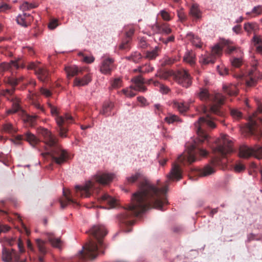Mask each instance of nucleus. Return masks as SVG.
Wrapping results in <instances>:
<instances>
[{
    "mask_svg": "<svg viewBox=\"0 0 262 262\" xmlns=\"http://www.w3.org/2000/svg\"><path fill=\"white\" fill-rule=\"evenodd\" d=\"M257 112L255 113L253 116L249 117V122L248 124V129L249 132L252 135H256V134H261V133H259L258 130V124L257 120H259V118H257Z\"/></svg>",
    "mask_w": 262,
    "mask_h": 262,
    "instance_id": "16",
    "label": "nucleus"
},
{
    "mask_svg": "<svg viewBox=\"0 0 262 262\" xmlns=\"http://www.w3.org/2000/svg\"><path fill=\"white\" fill-rule=\"evenodd\" d=\"M160 14L162 18L166 21H169L171 19V17L169 13L165 10L160 11Z\"/></svg>",
    "mask_w": 262,
    "mask_h": 262,
    "instance_id": "57",
    "label": "nucleus"
},
{
    "mask_svg": "<svg viewBox=\"0 0 262 262\" xmlns=\"http://www.w3.org/2000/svg\"><path fill=\"white\" fill-rule=\"evenodd\" d=\"M131 40L130 39H125L122 42L120 45L119 48L122 50H127L130 49L129 42Z\"/></svg>",
    "mask_w": 262,
    "mask_h": 262,
    "instance_id": "49",
    "label": "nucleus"
},
{
    "mask_svg": "<svg viewBox=\"0 0 262 262\" xmlns=\"http://www.w3.org/2000/svg\"><path fill=\"white\" fill-rule=\"evenodd\" d=\"M36 242L40 253L45 255L47 253V250L45 247V243L39 239H36Z\"/></svg>",
    "mask_w": 262,
    "mask_h": 262,
    "instance_id": "43",
    "label": "nucleus"
},
{
    "mask_svg": "<svg viewBox=\"0 0 262 262\" xmlns=\"http://www.w3.org/2000/svg\"><path fill=\"white\" fill-rule=\"evenodd\" d=\"M139 182V190L133 194L132 202L124 212L118 217L119 222L126 226L133 224L132 218L138 216L152 206L158 209L163 210V206L168 204L166 192L168 182L162 188L152 185L147 178L141 172L126 178L128 184Z\"/></svg>",
    "mask_w": 262,
    "mask_h": 262,
    "instance_id": "1",
    "label": "nucleus"
},
{
    "mask_svg": "<svg viewBox=\"0 0 262 262\" xmlns=\"http://www.w3.org/2000/svg\"><path fill=\"white\" fill-rule=\"evenodd\" d=\"M232 142L227 136H224L221 139H219L216 143V146L213 149L215 153L217 154L220 157L214 158L211 160V164L214 166H219L224 163L222 161L228 154L233 151Z\"/></svg>",
    "mask_w": 262,
    "mask_h": 262,
    "instance_id": "5",
    "label": "nucleus"
},
{
    "mask_svg": "<svg viewBox=\"0 0 262 262\" xmlns=\"http://www.w3.org/2000/svg\"><path fill=\"white\" fill-rule=\"evenodd\" d=\"M24 139L28 141L33 146H35L40 142L39 139L35 135L30 132H27L25 134Z\"/></svg>",
    "mask_w": 262,
    "mask_h": 262,
    "instance_id": "28",
    "label": "nucleus"
},
{
    "mask_svg": "<svg viewBox=\"0 0 262 262\" xmlns=\"http://www.w3.org/2000/svg\"><path fill=\"white\" fill-rule=\"evenodd\" d=\"M92 80L90 74H86L83 78L76 77L74 80L73 85L75 86H83L88 85Z\"/></svg>",
    "mask_w": 262,
    "mask_h": 262,
    "instance_id": "23",
    "label": "nucleus"
},
{
    "mask_svg": "<svg viewBox=\"0 0 262 262\" xmlns=\"http://www.w3.org/2000/svg\"><path fill=\"white\" fill-rule=\"evenodd\" d=\"M78 55L82 57V61L87 63H91L93 62L95 60V58L93 56H86L82 52H79Z\"/></svg>",
    "mask_w": 262,
    "mask_h": 262,
    "instance_id": "46",
    "label": "nucleus"
},
{
    "mask_svg": "<svg viewBox=\"0 0 262 262\" xmlns=\"http://www.w3.org/2000/svg\"><path fill=\"white\" fill-rule=\"evenodd\" d=\"M230 115L233 119L235 120H239L243 118L242 112L236 108H231L230 110Z\"/></svg>",
    "mask_w": 262,
    "mask_h": 262,
    "instance_id": "40",
    "label": "nucleus"
},
{
    "mask_svg": "<svg viewBox=\"0 0 262 262\" xmlns=\"http://www.w3.org/2000/svg\"><path fill=\"white\" fill-rule=\"evenodd\" d=\"M13 94H12L10 96H4L7 99L12 102V108L9 109L7 111V114H10L12 113H15L20 109V106L19 104V99L16 97H14L13 96Z\"/></svg>",
    "mask_w": 262,
    "mask_h": 262,
    "instance_id": "21",
    "label": "nucleus"
},
{
    "mask_svg": "<svg viewBox=\"0 0 262 262\" xmlns=\"http://www.w3.org/2000/svg\"><path fill=\"white\" fill-rule=\"evenodd\" d=\"M20 60H11L9 62H3L1 64V68L4 71L8 70L12 67L18 69L20 67Z\"/></svg>",
    "mask_w": 262,
    "mask_h": 262,
    "instance_id": "26",
    "label": "nucleus"
},
{
    "mask_svg": "<svg viewBox=\"0 0 262 262\" xmlns=\"http://www.w3.org/2000/svg\"><path fill=\"white\" fill-rule=\"evenodd\" d=\"M114 60L113 58H104L100 66V72L104 74H110L114 68Z\"/></svg>",
    "mask_w": 262,
    "mask_h": 262,
    "instance_id": "17",
    "label": "nucleus"
},
{
    "mask_svg": "<svg viewBox=\"0 0 262 262\" xmlns=\"http://www.w3.org/2000/svg\"><path fill=\"white\" fill-rule=\"evenodd\" d=\"M173 106L177 108L181 113L186 112L188 108V105L183 102L174 101Z\"/></svg>",
    "mask_w": 262,
    "mask_h": 262,
    "instance_id": "38",
    "label": "nucleus"
},
{
    "mask_svg": "<svg viewBox=\"0 0 262 262\" xmlns=\"http://www.w3.org/2000/svg\"><path fill=\"white\" fill-rule=\"evenodd\" d=\"M122 80L120 78H115L112 83V86L113 88H118L121 86Z\"/></svg>",
    "mask_w": 262,
    "mask_h": 262,
    "instance_id": "56",
    "label": "nucleus"
},
{
    "mask_svg": "<svg viewBox=\"0 0 262 262\" xmlns=\"http://www.w3.org/2000/svg\"><path fill=\"white\" fill-rule=\"evenodd\" d=\"M234 169L237 172H240L245 169V166L241 163L236 164L234 166Z\"/></svg>",
    "mask_w": 262,
    "mask_h": 262,
    "instance_id": "59",
    "label": "nucleus"
},
{
    "mask_svg": "<svg viewBox=\"0 0 262 262\" xmlns=\"http://www.w3.org/2000/svg\"><path fill=\"white\" fill-rule=\"evenodd\" d=\"M37 116L36 115H27L26 117V121L29 123L31 125H34L35 123Z\"/></svg>",
    "mask_w": 262,
    "mask_h": 262,
    "instance_id": "54",
    "label": "nucleus"
},
{
    "mask_svg": "<svg viewBox=\"0 0 262 262\" xmlns=\"http://www.w3.org/2000/svg\"><path fill=\"white\" fill-rule=\"evenodd\" d=\"M135 32V29L133 27H130L128 30L125 31V38L126 39L132 40V36L133 35Z\"/></svg>",
    "mask_w": 262,
    "mask_h": 262,
    "instance_id": "55",
    "label": "nucleus"
},
{
    "mask_svg": "<svg viewBox=\"0 0 262 262\" xmlns=\"http://www.w3.org/2000/svg\"><path fill=\"white\" fill-rule=\"evenodd\" d=\"M215 57L212 55H207L206 56L202 57L200 61L204 64H207L209 63H213L215 61Z\"/></svg>",
    "mask_w": 262,
    "mask_h": 262,
    "instance_id": "39",
    "label": "nucleus"
},
{
    "mask_svg": "<svg viewBox=\"0 0 262 262\" xmlns=\"http://www.w3.org/2000/svg\"><path fill=\"white\" fill-rule=\"evenodd\" d=\"M113 107V104L111 102H106L104 103L102 110L100 114L105 116H109L111 114V111Z\"/></svg>",
    "mask_w": 262,
    "mask_h": 262,
    "instance_id": "36",
    "label": "nucleus"
},
{
    "mask_svg": "<svg viewBox=\"0 0 262 262\" xmlns=\"http://www.w3.org/2000/svg\"><path fill=\"white\" fill-rule=\"evenodd\" d=\"M222 51V48L220 46L217 45L215 46L212 49V55L215 57V56L220 55Z\"/></svg>",
    "mask_w": 262,
    "mask_h": 262,
    "instance_id": "53",
    "label": "nucleus"
},
{
    "mask_svg": "<svg viewBox=\"0 0 262 262\" xmlns=\"http://www.w3.org/2000/svg\"><path fill=\"white\" fill-rule=\"evenodd\" d=\"M210 114H207L205 117H201L199 120L195 123L194 125L196 129L198 138L194 142V144L191 145L188 148L187 151L184 155H181L178 157V160L182 162L184 160H187L191 164L196 161V156L200 155L201 156L205 157L208 155L207 150L201 147L200 144L209 141L208 135L204 132L203 127L205 124L211 128L216 127L214 120L217 119L213 115L222 116L223 113L220 110L217 105H213L210 108Z\"/></svg>",
    "mask_w": 262,
    "mask_h": 262,
    "instance_id": "2",
    "label": "nucleus"
},
{
    "mask_svg": "<svg viewBox=\"0 0 262 262\" xmlns=\"http://www.w3.org/2000/svg\"><path fill=\"white\" fill-rule=\"evenodd\" d=\"M95 189V183L89 181L83 186H76L75 187L76 195L82 198L90 197L92 194V190Z\"/></svg>",
    "mask_w": 262,
    "mask_h": 262,
    "instance_id": "12",
    "label": "nucleus"
},
{
    "mask_svg": "<svg viewBox=\"0 0 262 262\" xmlns=\"http://www.w3.org/2000/svg\"><path fill=\"white\" fill-rule=\"evenodd\" d=\"M170 75V73L168 71H165L163 70L159 71L156 74V77H159L161 79H167Z\"/></svg>",
    "mask_w": 262,
    "mask_h": 262,
    "instance_id": "47",
    "label": "nucleus"
},
{
    "mask_svg": "<svg viewBox=\"0 0 262 262\" xmlns=\"http://www.w3.org/2000/svg\"><path fill=\"white\" fill-rule=\"evenodd\" d=\"M134 86H134H130V89H123L122 92L126 96L128 97H133L136 95V94L132 90H135L134 89Z\"/></svg>",
    "mask_w": 262,
    "mask_h": 262,
    "instance_id": "50",
    "label": "nucleus"
},
{
    "mask_svg": "<svg viewBox=\"0 0 262 262\" xmlns=\"http://www.w3.org/2000/svg\"><path fill=\"white\" fill-rule=\"evenodd\" d=\"M26 81V83L24 82V84H26V86L28 84H32L33 86L36 85V82L34 80H28L26 79V78L23 76H20L18 78H15L13 77H8L5 79V81L6 84L10 85L12 88L11 89H6L5 90H3L1 94L3 96H10L12 94H13L15 91V87L19 83L21 82H25Z\"/></svg>",
    "mask_w": 262,
    "mask_h": 262,
    "instance_id": "7",
    "label": "nucleus"
},
{
    "mask_svg": "<svg viewBox=\"0 0 262 262\" xmlns=\"http://www.w3.org/2000/svg\"><path fill=\"white\" fill-rule=\"evenodd\" d=\"M64 70L67 73L68 78H70L76 75H80L82 73L83 69L78 68L76 66H67L64 68Z\"/></svg>",
    "mask_w": 262,
    "mask_h": 262,
    "instance_id": "22",
    "label": "nucleus"
},
{
    "mask_svg": "<svg viewBox=\"0 0 262 262\" xmlns=\"http://www.w3.org/2000/svg\"><path fill=\"white\" fill-rule=\"evenodd\" d=\"M223 90L226 93L230 96L236 95L237 94L236 87L233 84L224 85Z\"/></svg>",
    "mask_w": 262,
    "mask_h": 262,
    "instance_id": "33",
    "label": "nucleus"
},
{
    "mask_svg": "<svg viewBox=\"0 0 262 262\" xmlns=\"http://www.w3.org/2000/svg\"><path fill=\"white\" fill-rule=\"evenodd\" d=\"M257 28V25L256 24L246 23L244 25V29L248 32L252 31H255Z\"/></svg>",
    "mask_w": 262,
    "mask_h": 262,
    "instance_id": "48",
    "label": "nucleus"
},
{
    "mask_svg": "<svg viewBox=\"0 0 262 262\" xmlns=\"http://www.w3.org/2000/svg\"><path fill=\"white\" fill-rule=\"evenodd\" d=\"M160 40H161L164 43L167 45L169 42H173L174 40V36L173 35H171L168 37L167 39H165L163 38H160Z\"/></svg>",
    "mask_w": 262,
    "mask_h": 262,
    "instance_id": "61",
    "label": "nucleus"
},
{
    "mask_svg": "<svg viewBox=\"0 0 262 262\" xmlns=\"http://www.w3.org/2000/svg\"><path fill=\"white\" fill-rule=\"evenodd\" d=\"M28 70H33L35 71L39 80L46 82L49 80L50 74L48 70L45 67L41 66L40 62H30L27 66Z\"/></svg>",
    "mask_w": 262,
    "mask_h": 262,
    "instance_id": "9",
    "label": "nucleus"
},
{
    "mask_svg": "<svg viewBox=\"0 0 262 262\" xmlns=\"http://www.w3.org/2000/svg\"><path fill=\"white\" fill-rule=\"evenodd\" d=\"M187 36L190 37L189 38L194 46L198 48L201 47L202 44L200 39L198 37L194 36V35L192 33L188 34Z\"/></svg>",
    "mask_w": 262,
    "mask_h": 262,
    "instance_id": "42",
    "label": "nucleus"
},
{
    "mask_svg": "<svg viewBox=\"0 0 262 262\" xmlns=\"http://www.w3.org/2000/svg\"><path fill=\"white\" fill-rule=\"evenodd\" d=\"M252 13L255 14L254 16L260 15L262 13V7L261 6L254 7L251 12H247L246 14L250 15Z\"/></svg>",
    "mask_w": 262,
    "mask_h": 262,
    "instance_id": "52",
    "label": "nucleus"
},
{
    "mask_svg": "<svg viewBox=\"0 0 262 262\" xmlns=\"http://www.w3.org/2000/svg\"><path fill=\"white\" fill-rule=\"evenodd\" d=\"M262 79V73L256 69L250 71L246 79V84L248 86H254L258 80Z\"/></svg>",
    "mask_w": 262,
    "mask_h": 262,
    "instance_id": "15",
    "label": "nucleus"
},
{
    "mask_svg": "<svg viewBox=\"0 0 262 262\" xmlns=\"http://www.w3.org/2000/svg\"><path fill=\"white\" fill-rule=\"evenodd\" d=\"M154 68L150 64H145L139 67V72L140 73H148L153 71Z\"/></svg>",
    "mask_w": 262,
    "mask_h": 262,
    "instance_id": "44",
    "label": "nucleus"
},
{
    "mask_svg": "<svg viewBox=\"0 0 262 262\" xmlns=\"http://www.w3.org/2000/svg\"><path fill=\"white\" fill-rule=\"evenodd\" d=\"M15 215L16 216V219L18 220V221L21 223V225L23 228L24 229L25 231H26V234L28 235L30 233V232L27 229L26 226L25 225L24 223L23 222L20 215L17 213H15Z\"/></svg>",
    "mask_w": 262,
    "mask_h": 262,
    "instance_id": "58",
    "label": "nucleus"
},
{
    "mask_svg": "<svg viewBox=\"0 0 262 262\" xmlns=\"http://www.w3.org/2000/svg\"><path fill=\"white\" fill-rule=\"evenodd\" d=\"M16 21L17 23L21 26L27 27L28 26V23H30L31 19H29V20H28V19H26L25 17L23 16L22 15H19L16 18Z\"/></svg>",
    "mask_w": 262,
    "mask_h": 262,
    "instance_id": "41",
    "label": "nucleus"
},
{
    "mask_svg": "<svg viewBox=\"0 0 262 262\" xmlns=\"http://www.w3.org/2000/svg\"><path fill=\"white\" fill-rule=\"evenodd\" d=\"M167 177L169 180H180L182 178V171L180 166L177 164H173Z\"/></svg>",
    "mask_w": 262,
    "mask_h": 262,
    "instance_id": "20",
    "label": "nucleus"
},
{
    "mask_svg": "<svg viewBox=\"0 0 262 262\" xmlns=\"http://www.w3.org/2000/svg\"><path fill=\"white\" fill-rule=\"evenodd\" d=\"M254 46L256 48V51L259 54H262V37L255 35L252 38Z\"/></svg>",
    "mask_w": 262,
    "mask_h": 262,
    "instance_id": "30",
    "label": "nucleus"
},
{
    "mask_svg": "<svg viewBox=\"0 0 262 262\" xmlns=\"http://www.w3.org/2000/svg\"><path fill=\"white\" fill-rule=\"evenodd\" d=\"M165 121L168 124L173 123L175 122L181 121L179 118L175 115H169L168 116L165 118Z\"/></svg>",
    "mask_w": 262,
    "mask_h": 262,
    "instance_id": "45",
    "label": "nucleus"
},
{
    "mask_svg": "<svg viewBox=\"0 0 262 262\" xmlns=\"http://www.w3.org/2000/svg\"><path fill=\"white\" fill-rule=\"evenodd\" d=\"M20 255L13 249L4 248L2 251V258L5 262H19Z\"/></svg>",
    "mask_w": 262,
    "mask_h": 262,
    "instance_id": "13",
    "label": "nucleus"
},
{
    "mask_svg": "<svg viewBox=\"0 0 262 262\" xmlns=\"http://www.w3.org/2000/svg\"><path fill=\"white\" fill-rule=\"evenodd\" d=\"M153 28L155 29V31L157 33L168 35L171 32V29L170 28L169 25L166 23L161 25L156 24Z\"/></svg>",
    "mask_w": 262,
    "mask_h": 262,
    "instance_id": "24",
    "label": "nucleus"
},
{
    "mask_svg": "<svg viewBox=\"0 0 262 262\" xmlns=\"http://www.w3.org/2000/svg\"><path fill=\"white\" fill-rule=\"evenodd\" d=\"M169 91H170V89L168 86H167L163 84H162L161 85H160V91L162 93L166 94H167L169 92Z\"/></svg>",
    "mask_w": 262,
    "mask_h": 262,
    "instance_id": "62",
    "label": "nucleus"
},
{
    "mask_svg": "<svg viewBox=\"0 0 262 262\" xmlns=\"http://www.w3.org/2000/svg\"><path fill=\"white\" fill-rule=\"evenodd\" d=\"M175 77L176 81L183 87L188 88L192 84L191 77L188 71L186 70L182 69L178 71Z\"/></svg>",
    "mask_w": 262,
    "mask_h": 262,
    "instance_id": "11",
    "label": "nucleus"
},
{
    "mask_svg": "<svg viewBox=\"0 0 262 262\" xmlns=\"http://www.w3.org/2000/svg\"><path fill=\"white\" fill-rule=\"evenodd\" d=\"M160 52V49L158 47H156L151 51H147L144 58L148 60H154L159 56Z\"/></svg>",
    "mask_w": 262,
    "mask_h": 262,
    "instance_id": "29",
    "label": "nucleus"
},
{
    "mask_svg": "<svg viewBox=\"0 0 262 262\" xmlns=\"http://www.w3.org/2000/svg\"><path fill=\"white\" fill-rule=\"evenodd\" d=\"M10 227L6 225L0 224V234L1 233H6L9 231Z\"/></svg>",
    "mask_w": 262,
    "mask_h": 262,
    "instance_id": "64",
    "label": "nucleus"
},
{
    "mask_svg": "<svg viewBox=\"0 0 262 262\" xmlns=\"http://www.w3.org/2000/svg\"><path fill=\"white\" fill-rule=\"evenodd\" d=\"M2 132L11 135L15 134L17 132V129L9 122H6L2 125Z\"/></svg>",
    "mask_w": 262,
    "mask_h": 262,
    "instance_id": "31",
    "label": "nucleus"
},
{
    "mask_svg": "<svg viewBox=\"0 0 262 262\" xmlns=\"http://www.w3.org/2000/svg\"><path fill=\"white\" fill-rule=\"evenodd\" d=\"M49 241L54 247H59L60 246L61 241L59 238H56L53 236H50L49 237Z\"/></svg>",
    "mask_w": 262,
    "mask_h": 262,
    "instance_id": "51",
    "label": "nucleus"
},
{
    "mask_svg": "<svg viewBox=\"0 0 262 262\" xmlns=\"http://www.w3.org/2000/svg\"><path fill=\"white\" fill-rule=\"evenodd\" d=\"M215 101L220 105L222 104L224 101L225 98L221 94H217L215 96Z\"/></svg>",
    "mask_w": 262,
    "mask_h": 262,
    "instance_id": "60",
    "label": "nucleus"
},
{
    "mask_svg": "<svg viewBox=\"0 0 262 262\" xmlns=\"http://www.w3.org/2000/svg\"><path fill=\"white\" fill-rule=\"evenodd\" d=\"M102 201L105 202L110 208L115 207L116 205V201L107 194H104L101 197Z\"/></svg>",
    "mask_w": 262,
    "mask_h": 262,
    "instance_id": "37",
    "label": "nucleus"
},
{
    "mask_svg": "<svg viewBox=\"0 0 262 262\" xmlns=\"http://www.w3.org/2000/svg\"><path fill=\"white\" fill-rule=\"evenodd\" d=\"M197 96L201 100L203 101L211 99L210 95L206 89L201 88Z\"/></svg>",
    "mask_w": 262,
    "mask_h": 262,
    "instance_id": "32",
    "label": "nucleus"
},
{
    "mask_svg": "<svg viewBox=\"0 0 262 262\" xmlns=\"http://www.w3.org/2000/svg\"><path fill=\"white\" fill-rule=\"evenodd\" d=\"M189 13L195 20L199 19L202 17V13L198 6L193 4L190 9Z\"/></svg>",
    "mask_w": 262,
    "mask_h": 262,
    "instance_id": "27",
    "label": "nucleus"
},
{
    "mask_svg": "<svg viewBox=\"0 0 262 262\" xmlns=\"http://www.w3.org/2000/svg\"><path fill=\"white\" fill-rule=\"evenodd\" d=\"M43 137V143L48 151L42 153L43 157L49 156L52 161L60 165L68 160L69 156L67 151L63 149L58 143L57 139L47 129H43L41 133Z\"/></svg>",
    "mask_w": 262,
    "mask_h": 262,
    "instance_id": "4",
    "label": "nucleus"
},
{
    "mask_svg": "<svg viewBox=\"0 0 262 262\" xmlns=\"http://www.w3.org/2000/svg\"><path fill=\"white\" fill-rule=\"evenodd\" d=\"M114 178L112 173H99L95 176V180L96 182L101 184H107L110 183Z\"/></svg>",
    "mask_w": 262,
    "mask_h": 262,
    "instance_id": "18",
    "label": "nucleus"
},
{
    "mask_svg": "<svg viewBox=\"0 0 262 262\" xmlns=\"http://www.w3.org/2000/svg\"><path fill=\"white\" fill-rule=\"evenodd\" d=\"M214 172L215 169L209 165H207L199 171V174L201 177H206L212 174Z\"/></svg>",
    "mask_w": 262,
    "mask_h": 262,
    "instance_id": "34",
    "label": "nucleus"
},
{
    "mask_svg": "<svg viewBox=\"0 0 262 262\" xmlns=\"http://www.w3.org/2000/svg\"><path fill=\"white\" fill-rule=\"evenodd\" d=\"M132 81L135 84V86L134 87L135 91L144 92H145L147 90L146 88L144 85V84L145 83L147 84H150L151 83H152L153 79H149L145 81L142 76L139 75L134 77Z\"/></svg>",
    "mask_w": 262,
    "mask_h": 262,
    "instance_id": "14",
    "label": "nucleus"
},
{
    "mask_svg": "<svg viewBox=\"0 0 262 262\" xmlns=\"http://www.w3.org/2000/svg\"><path fill=\"white\" fill-rule=\"evenodd\" d=\"M88 232L94 239H91L80 251V258L83 260L93 259L97 256L99 253H104L102 250L105 247L103 238L107 233L105 227L101 225H95Z\"/></svg>",
    "mask_w": 262,
    "mask_h": 262,
    "instance_id": "3",
    "label": "nucleus"
},
{
    "mask_svg": "<svg viewBox=\"0 0 262 262\" xmlns=\"http://www.w3.org/2000/svg\"><path fill=\"white\" fill-rule=\"evenodd\" d=\"M224 48H226L225 52L228 54L237 53L238 57H233L231 60L232 66L235 68H239L242 64V56L243 52L241 49L236 46H232V43L229 40H224L222 42Z\"/></svg>",
    "mask_w": 262,
    "mask_h": 262,
    "instance_id": "8",
    "label": "nucleus"
},
{
    "mask_svg": "<svg viewBox=\"0 0 262 262\" xmlns=\"http://www.w3.org/2000/svg\"><path fill=\"white\" fill-rule=\"evenodd\" d=\"M63 195L64 196V198L60 200V204L61 208H64L68 204H70L78 205L77 202L70 196V192L68 190L66 191L63 189Z\"/></svg>",
    "mask_w": 262,
    "mask_h": 262,
    "instance_id": "19",
    "label": "nucleus"
},
{
    "mask_svg": "<svg viewBox=\"0 0 262 262\" xmlns=\"http://www.w3.org/2000/svg\"><path fill=\"white\" fill-rule=\"evenodd\" d=\"M239 155L241 157L244 158L254 156L257 159H262V146L252 148L246 145L241 146L239 148Z\"/></svg>",
    "mask_w": 262,
    "mask_h": 262,
    "instance_id": "10",
    "label": "nucleus"
},
{
    "mask_svg": "<svg viewBox=\"0 0 262 262\" xmlns=\"http://www.w3.org/2000/svg\"><path fill=\"white\" fill-rule=\"evenodd\" d=\"M51 113L53 115L55 116V120L57 125V130L60 136L62 138L67 137L68 132V125L72 123L73 121V118L69 114H65L63 116H59L57 107L50 104Z\"/></svg>",
    "mask_w": 262,
    "mask_h": 262,
    "instance_id": "6",
    "label": "nucleus"
},
{
    "mask_svg": "<svg viewBox=\"0 0 262 262\" xmlns=\"http://www.w3.org/2000/svg\"><path fill=\"white\" fill-rule=\"evenodd\" d=\"M125 58L128 60L132 61L135 63H139L143 58L141 54L138 52H134L130 56H126Z\"/></svg>",
    "mask_w": 262,
    "mask_h": 262,
    "instance_id": "35",
    "label": "nucleus"
},
{
    "mask_svg": "<svg viewBox=\"0 0 262 262\" xmlns=\"http://www.w3.org/2000/svg\"><path fill=\"white\" fill-rule=\"evenodd\" d=\"M183 60L193 66L195 63V55L192 51H187L183 57Z\"/></svg>",
    "mask_w": 262,
    "mask_h": 262,
    "instance_id": "25",
    "label": "nucleus"
},
{
    "mask_svg": "<svg viewBox=\"0 0 262 262\" xmlns=\"http://www.w3.org/2000/svg\"><path fill=\"white\" fill-rule=\"evenodd\" d=\"M40 93L46 97H50L51 96V92L48 89L43 88H41L40 90Z\"/></svg>",
    "mask_w": 262,
    "mask_h": 262,
    "instance_id": "63",
    "label": "nucleus"
}]
</instances>
